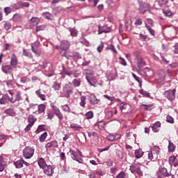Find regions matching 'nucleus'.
<instances>
[{"label":"nucleus","mask_w":178,"mask_h":178,"mask_svg":"<svg viewBox=\"0 0 178 178\" xmlns=\"http://www.w3.org/2000/svg\"><path fill=\"white\" fill-rule=\"evenodd\" d=\"M161 152V149L159 146H154L151 150L148 153V158L150 161H156V159H159L161 158V155L159 154Z\"/></svg>","instance_id":"nucleus-1"},{"label":"nucleus","mask_w":178,"mask_h":178,"mask_svg":"<svg viewBox=\"0 0 178 178\" xmlns=\"http://www.w3.org/2000/svg\"><path fill=\"white\" fill-rule=\"evenodd\" d=\"M69 47H70V44L67 42V40L61 41L60 45L61 51L60 52V54L62 56L66 57V51L69 49Z\"/></svg>","instance_id":"nucleus-2"},{"label":"nucleus","mask_w":178,"mask_h":178,"mask_svg":"<svg viewBox=\"0 0 178 178\" xmlns=\"http://www.w3.org/2000/svg\"><path fill=\"white\" fill-rule=\"evenodd\" d=\"M163 95L168 101H173L176 98V89L165 90Z\"/></svg>","instance_id":"nucleus-3"},{"label":"nucleus","mask_w":178,"mask_h":178,"mask_svg":"<svg viewBox=\"0 0 178 178\" xmlns=\"http://www.w3.org/2000/svg\"><path fill=\"white\" fill-rule=\"evenodd\" d=\"M73 90L74 88L72 87L70 83L65 84L63 87L64 97H65V98H70V95L73 94Z\"/></svg>","instance_id":"nucleus-4"},{"label":"nucleus","mask_w":178,"mask_h":178,"mask_svg":"<svg viewBox=\"0 0 178 178\" xmlns=\"http://www.w3.org/2000/svg\"><path fill=\"white\" fill-rule=\"evenodd\" d=\"M23 155L26 159H30L34 155V149L31 147H26L23 150Z\"/></svg>","instance_id":"nucleus-5"},{"label":"nucleus","mask_w":178,"mask_h":178,"mask_svg":"<svg viewBox=\"0 0 178 178\" xmlns=\"http://www.w3.org/2000/svg\"><path fill=\"white\" fill-rule=\"evenodd\" d=\"M144 166L141 164H140V166L138 165H131L130 166V170L131 173H138L139 176H143V170H141Z\"/></svg>","instance_id":"nucleus-6"},{"label":"nucleus","mask_w":178,"mask_h":178,"mask_svg":"<svg viewBox=\"0 0 178 178\" xmlns=\"http://www.w3.org/2000/svg\"><path fill=\"white\" fill-rule=\"evenodd\" d=\"M157 176L159 178H165V177H169V173L168 172V170L165 168H160L159 169Z\"/></svg>","instance_id":"nucleus-7"},{"label":"nucleus","mask_w":178,"mask_h":178,"mask_svg":"<svg viewBox=\"0 0 178 178\" xmlns=\"http://www.w3.org/2000/svg\"><path fill=\"white\" fill-rule=\"evenodd\" d=\"M38 47H40V42H35L31 44L32 51L37 56L41 55V51L38 49Z\"/></svg>","instance_id":"nucleus-8"},{"label":"nucleus","mask_w":178,"mask_h":178,"mask_svg":"<svg viewBox=\"0 0 178 178\" xmlns=\"http://www.w3.org/2000/svg\"><path fill=\"white\" fill-rule=\"evenodd\" d=\"M14 165H15V168L17 169H20L23 168V165H25V166H30V163L24 161V160L23 159H20L14 162Z\"/></svg>","instance_id":"nucleus-9"},{"label":"nucleus","mask_w":178,"mask_h":178,"mask_svg":"<svg viewBox=\"0 0 178 178\" xmlns=\"http://www.w3.org/2000/svg\"><path fill=\"white\" fill-rule=\"evenodd\" d=\"M22 93H20V92H17L15 95V99H13V97L9 98V102H11L12 104H15V102H19L22 101Z\"/></svg>","instance_id":"nucleus-10"},{"label":"nucleus","mask_w":178,"mask_h":178,"mask_svg":"<svg viewBox=\"0 0 178 178\" xmlns=\"http://www.w3.org/2000/svg\"><path fill=\"white\" fill-rule=\"evenodd\" d=\"M42 169L44 175H47V176H52V175H54V170L51 165H46Z\"/></svg>","instance_id":"nucleus-11"},{"label":"nucleus","mask_w":178,"mask_h":178,"mask_svg":"<svg viewBox=\"0 0 178 178\" xmlns=\"http://www.w3.org/2000/svg\"><path fill=\"white\" fill-rule=\"evenodd\" d=\"M98 33L99 34H102V33H111V28L108 27L107 25L99 26Z\"/></svg>","instance_id":"nucleus-12"},{"label":"nucleus","mask_w":178,"mask_h":178,"mask_svg":"<svg viewBox=\"0 0 178 178\" xmlns=\"http://www.w3.org/2000/svg\"><path fill=\"white\" fill-rule=\"evenodd\" d=\"M88 101L92 105H97V104H98V99L94 95H90L88 96Z\"/></svg>","instance_id":"nucleus-13"},{"label":"nucleus","mask_w":178,"mask_h":178,"mask_svg":"<svg viewBox=\"0 0 178 178\" xmlns=\"http://www.w3.org/2000/svg\"><path fill=\"white\" fill-rule=\"evenodd\" d=\"M147 10H148V4L143 3L140 5V7H139L140 13H141L142 15H144V13H145Z\"/></svg>","instance_id":"nucleus-14"},{"label":"nucleus","mask_w":178,"mask_h":178,"mask_svg":"<svg viewBox=\"0 0 178 178\" xmlns=\"http://www.w3.org/2000/svg\"><path fill=\"white\" fill-rule=\"evenodd\" d=\"M94 76V72L92 70H88L86 73V79L89 83L90 85L92 86V83H91V81H90V78Z\"/></svg>","instance_id":"nucleus-15"},{"label":"nucleus","mask_w":178,"mask_h":178,"mask_svg":"<svg viewBox=\"0 0 178 178\" xmlns=\"http://www.w3.org/2000/svg\"><path fill=\"white\" fill-rule=\"evenodd\" d=\"M1 70L3 73H6V74L12 73V72L13 71V68H12L10 65H4L1 67Z\"/></svg>","instance_id":"nucleus-16"},{"label":"nucleus","mask_w":178,"mask_h":178,"mask_svg":"<svg viewBox=\"0 0 178 178\" xmlns=\"http://www.w3.org/2000/svg\"><path fill=\"white\" fill-rule=\"evenodd\" d=\"M22 20H23V17H22V15L20 14H15L13 17V21L15 23H20V22H22Z\"/></svg>","instance_id":"nucleus-17"},{"label":"nucleus","mask_w":178,"mask_h":178,"mask_svg":"<svg viewBox=\"0 0 178 178\" xmlns=\"http://www.w3.org/2000/svg\"><path fill=\"white\" fill-rule=\"evenodd\" d=\"M161 129V122H157L152 126V129L154 133H158Z\"/></svg>","instance_id":"nucleus-18"},{"label":"nucleus","mask_w":178,"mask_h":178,"mask_svg":"<svg viewBox=\"0 0 178 178\" xmlns=\"http://www.w3.org/2000/svg\"><path fill=\"white\" fill-rule=\"evenodd\" d=\"M9 98L10 97H9L8 95H3V97L0 99V105H5L8 104Z\"/></svg>","instance_id":"nucleus-19"},{"label":"nucleus","mask_w":178,"mask_h":178,"mask_svg":"<svg viewBox=\"0 0 178 178\" xmlns=\"http://www.w3.org/2000/svg\"><path fill=\"white\" fill-rule=\"evenodd\" d=\"M52 147H54V148H56V147H58V141L53 140L51 142L47 143L45 145V148H47V149L52 148Z\"/></svg>","instance_id":"nucleus-20"},{"label":"nucleus","mask_w":178,"mask_h":178,"mask_svg":"<svg viewBox=\"0 0 178 178\" xmlns=\"http://www.w3.org/2000/svg\"><path fill=\"white\" fill-rule=\"evenodd\" d=\"M10 65L13 67H16L17 66V57H16V55L15 54L12 55Z\"/></svg>","instance_id":"nucleus-21"},{"label":"nucleus","mask_w":178,"mask_h":178,"mask_svg":"<svg viewBox=\"0 0 178 178\" xmlns=\"http://www.w3.org/2000/svg\"><path fill=\"white\" fill-rule=\"evenodd\" d=\"M35 94L40 98V99H42V101H45V99H47V97H45V95L41 92V90H36Z\"/></svg>","instance_id":"nucleus-22"},{"label":"nucleus","mask_w":178,"mask_h":178,"mask_svg":"<svg viewBox=\"0 0 178 178\" xmlns=\"http://www.w3.org/2000/svg\"><path fill=\"white\" fill-rule=\"evenodd\" d=\"M38 163L40 168H41L42 169L47 166V163L45 162V160L43 158L39 159L38 161Z\"/></svg>","instance_id":"nucleus-23"},{"label":"nucleus","mask_w":178,"mask_h":178,"mask_svg":"<svg viewBox=\"0 0 178 178\" xmlns=\"http://www.w3.org/2000/svg\"><path fill=\"white\" fill-rule=\"evenodd\" d=\"M165 72H162L161 76H160L159 79L157 80V83H159V84L162 86V84L165 83Z\"/></svg>","instance_id":"nucleus-24"},{"label":"nucleus","mask_w":178,"mask_h":178,"mask_svg":"<svg viewBox=\"0 0 178 178\" xmlns=\"http://www.w3.org/2000/svg\"><path fill=\"white\" fill-rule=\"evenodd\" d=\"M144 155V152L143 150L138 149L135 150V156L137 158V159L142 158V156Z\"/></svg>","instance_id":"nucleus-25"},{"label":"nucleus","mask_w":178,"mask_h":178,"mask_svg":"<svg viewBox=\"0 0 178 178\" xmlns=\"http://www.w3.org/2000/svg\"><path fill=\"white\" fill-rule=\"evenodd\" d=\"M37 122V118H35L33 115H30L28 118V122L29 124L34 126V123Z\"/></svg>","instance_id":"nucleus-26"},{"label":"nucleus","mask_w":178,"mask_h":178,"mask_svg":"<svg viewBox=\"0 0 178 178\" xmlns=\"http://www.w3.org/2000/svg\"><path fill=\"white\" fill-rule=\"evenodd\" d=\"M5 113L6 115H8V116H15L16 115V112L15 111V109L13 108H8L5 111Z\"/></svg>","instance_id":"nucleus-27"},{"label":"nucleus","mask_w":178,"mask_h":178,"mask_svg":"<svg viewBox=\"0 0 178 178\" xmlns=\"http://www.w3.org/2000/svg\"><path fill=\"white\" fill-rule=\"evenodd\" d=\"M86 99H86V96H81V97H80L81 102H79L80 106H81L82 108H86V104H87L86 102Z\"/></svg>","instance_id":"nucleus-28"},{"label":"nucleus","mask_w":178,"mask_h":178,"mask_svg":"<svg viewBox=\"0 0 178 178\" xmlns=\"http://www.w3.org/2000/svg\"><path fill=\"white\" fill-rule=\"evenodd\" d=\"M70 129H72L73 130H76V131H80L83 127H81L80 125L77 124H70Z\"/></svg>","instance_id":"nucleus-29"},{"label":"nucleus","mask_w":178,"mask_h":178,"mask_svg":"<svg viewBox=\"0 0 178 178\" xmlns=\"http://www.w3.org/2000/svg\"><path fill=\"white\" fill-rule=\"evenodd\" d=\"M144 107L143 109L145 111H152L154 108V104H141V108Z\"/></svg>","instance_id":"nucleus-30"},{"label":"nucleus","mask_w":178,"mask_h":178,"mask_svg":"<svg viewBox=\"0 0 178 178\" xmlns=\"http://www.w3.org/2000/svg\"><path fill=\"white\" fill-rule=\"evenodd\" d=\"M54 90H55V91H59V90H60V83L54 81L52 86Z\"/></svg>","instance_id":"nucleus-31"},{"label":"nucleus","mask_w":178,"mask_h":178,"mask_svg":"<svg viewBox=\"0 0 178 178\" xmlns=\"http://www.w3.org/2000/svg\"><path fill=\"white\" fill-rule=\"evenodd\" d=\"M86 119L90 120L94 118V113L92 111H88L85 114Z\"/></svg>","instance_id":"nucleus-32"},{"label":"nucleus","mask_w":178,"mask_h":178,"mask_svg":"<svg viewBox=\"0 0 178 178\" xmlns=\"http://www.w3.org/2000/svg\"><path fill=\"white\" fill-rule=\"evenodd\" d=\"M45 112V106L44 104L38 106V113H44Z\"/></svg>","instance_id":"nucleus-33"},{"label":"nucleus","mask_w":178,"mask_h":178,"mask_svg":"<svg viewBox=\"0 0 178 178\" xmlns=\"http://www.w3.org/2000/svg\"><path fill=\"white\" fill-rule=\"evenodd\" d=\"M70 154H71V158L72 159H73L74 161H77V152L73 151V150H70Z\"/></svg>","instance_id":"nucleus-34"},{"label":"nucleus","mask_w":178,"mask_h":178,"mask_svg":"<svg viewBox=\"0 0 178 178\" xmlns=\"http://www.w3.org/2000/svg\"><path fill=\"white\" fill-rule=\"evenodd\" d=\"M61 109L63 112H67V113L70 112V107L67 104L61 106Z\"/></svg>","instance_id":"nucleus-35"},{"label":"nucleus","mask_w":178,"mask_h":178,"mask_svg":"<svg viewBox=\"0 0 178 178\" xmlns=\"http://www.w3.org/2000/svg\"><path fill=\"white\" fill-rule=\"evenodd\" d=\"M145 27L148 30V31L151 34V35H153V36L155 35V31L154 29H152V28H151V26H149L147 25V24H145Z\"/></svg>","instance_id":"nucleus-36"},{"label":"nucleus","mask_w":178,"mask_h":178,"mask_svg":"<svg viewBox=\"0 0 178 178\" xmlns=\"http://www.w3.org/2000/svg\"><path fill=\"white\" fill-rule=\"evenodd\" d=\"M50 106L54 113H56L57 112H59L60 111V110H59V108H58V106H55V104H54V103H51L50 104Z\"/></svg>","instance_id":"nucleus-37"},{"label":"nucleus","mask_w":178,"mask_h":178,"mask_svg":"<svg viewBox=\"0 0 178 178\" xmlns=\"http://www.w3.org/2000/svg\"><path fill=\"white\" fill-rule=\"evenodd\" d=\"M72 83L74 87H80V84H81V81H80V79H75L73 80Z\"/></svg>","instance_id":"nucleus-38"},{"label":"nucleus","mask_w":178,"mask_h":178,"mask_svg":"<svg viewBox=\"0 0 178 178\" xmlns=\"http://www.w3.org/2000/svg\"><path fill=\"white\" fill-rule=\"evenodd\" d=\"M47 136H48V133L47 132L43 133L40 137V143H44V141H45V138H47Z\"/></svg>","instance_id":"nucleus-39"},{"label":"nucleus","mask_w":178,"mask_h":178,"mask_svg":"<svg viewBox=\"0 0 178 178\" xmlns=\"http://www.w3.org/2000/svg\"><path fill=\"white\" fill-rule=\"evenodd\" d=\"M106 49H108L110 51H112V52H114V54H118V51H116V49L115 48V46L113 44L108 45Z\"/></svg>","instance_id":"nucleus-40"},{"label":"nucleus","mask_w":178,"mask_h":178,"mask_svg":"<svg viewBox=\"0 0 178 178\" xmlns=\"http://www.w3.org/2000/svg\"><path fill=\"white\" fill-rule=\"evenodd\" d=\"M175 145H173V143H170V141H169V145H168V151L169 152H175Z\"/></svg>","instance_id":"nucleus-41"},{"label":"nucleus","mask_w":178,"mask_h":178,"mask_svg":"<svg viewBox=\"0 0 178 178\" xmlns=\"http://www.w3.org/2000/svg\"><path fill=\"white\" fill-rule=\"evenodd\" d=\"M54 114L58 118V119H59V120H63V114H62V112H60V110L57 113H55Z\"/></svg>","instance_id":"nucleus-42"},{"label":"nucleus","mask_w":178,"mask_h":178,"mask_svg":"<svg viewBox=\"0 0 178 178\" xmlns=\"http://www.w3.org/2000/svg\"><path fill=\"white\" fill-rule=\"evenodd\" d=\"M13 8L15 10H17L19 9H22V6L20 4V1H18L17 3H15L13 5Z\"/></svg>","instance_id":"nucleus-43"},{"label":"nucleus","mask_w":178,"mask_h":178,"mask_svg":"<svg viewBox=\"0 0 178 178\" xmlns=\"http://www.w3.org/2000/svg\"><path fill=\"white\" fill-rule=\"evenodd\" d=\"M140 94H141V95H143V97H146L147 98H149V92L144 90H140L139 91Z\"/></svg>","instance_id":"nucleus-44"},{"label":"nucleus","mask_w":178,"mask_h":178,"mask_svg":"<svg viewBox=\"0 0 178 178\" xmlns=\"http://www.w3.org/2000/svg\"><path fill=\"white\" fill-rule=\"evenodd\" d=\"M19 3L21 5V8H29V6H30V3H29V2L19 1Z\"/></svg>","instance_id":"nucleus-45"},{"label":"nucleus","mask_w":178,"mask_h":178,"mask_svg":"<svg viewBox=\"0 0 178 178\" xmlns=\"http://www.w3.org/2000/svg\"><path fill=\"white\" fill-rule=\"evenodd\" d=\"M175 161H176V156H171L169 159V163L170 166H173V163H175Z\"/></svg>","instance_id":"nucleus-46"},{"label":"nucleus","mask_w":178,"mask_h":178,"mask_svg":"<svg viewBox=\"0 0 178 178\" xmlns=\"http://www.w3.org/2000/svg\"><path fill=\"white\" fill-rule=\"evenodd\" d=\"M104 127H105V122L104 121H101L98 123V129L99 130H104Z\"/></svg>","instance_id":"nucleus-47"},{"label":"nucleus","mask_w":178,"mask_h":178,"mask_svg":"<svg viewBox=\"0 0 178 178\" xmlns=\"http://www.w3.org/2000/svg\"><path fill=\"white\" fill-rule=\"evenodd\" d=\"M42 16H44V17L48 20H50V19L52 17V15L49 13H44Z\"/></svg>","instance_id":"nucleus-48"},{"label":"nucleus","mask_w":178,"mask_h":178,"mask_svg":"<svg viewBox=\"0 0 178 178\" xmlns=\"http://www.w3.org/2000/svg\"><path fill=\"white\" fill-rule=\"evenodd\" d=\"M70 34L72 37H77V31L74 29H70Z\"/></svg>","instance_id":"nucleus-49"},{"label":"nucleus","mask_w":178,"mask_h":178,"mask_svg":"<svg viewBox=\"0 0 178 178\" xmlns=\"http://www.w3.org/2000/svg\"><path fill=\"white\" fill-rule=\"evenodd\" d=\"M104 49V42H101V44L97 47V51L99 54H101L102 52V50Z\"/></svg>","instance_id":"nucleus-50"},{"label":"nucleus","mask_w":178,"mask_h":178,"mask_svg":"<svg viewBox=\"0 0 178 178\" xmlns=\"http://www.w3.org/2000/svg\"><path fill=\"white\" fill-rule=\"evenodd\" d=\"M31 23H35V24H38L40 23V18L38 17H33L31 19Z\"/></svg>","instance_id":"nucleus-51"},{"label":"nucleus","mask_w":178,"mask_h":178,"mask_svg":"<svg viewBox=\"0 0 178 178\" xmlns=\"http://www.w3.org/2000/svg\"><path fill=\"white\" fill-rule=\"evenodd\" d=\"M134 24L135 26H141L143 24V21L141 20V19L138 18L136 19Z\"/></svg>","instance_id":"nucleus-52"},{"label":"nucleus","mask_w":178,"mask_h":178,"mask_svg":"<svg viewBox=\"0 0 178 178\" xmlns=\"http://www.w3.org/2000/svg\"><path fill=\"white\" fill-rule=\"evenodd\" d=\"M119 59L120 60L121 65H122L123 66H127V63L126 62V60H124V58L119 57Z\"/></svg>","instance_id":"nucleus-53"},{"label":"nucleus","mask_w":178,"mask_h":178,"mask_svg":"<svg viewBox=\"0 0 178 178\" xmlns=\"http://www.w3.org/2000/svg\"><path fill=\"white\" fill-rule=\"evenodd\" d=\"M4 12L6 15H9L10 13H11L12 9L10 8V7H6L4 8Z\"/></svg>","instance_id":"nucleus-54"},{"label":"nucleus","mask_w":178,"mask_h":178,"mask_svg":"<svg viewBox=\"0 0 178 178\" xmlns=\"http://www.w3.org/2000/svg\"><path fill=\"white\" fill-rule=\"evenodd\" d=\"M168 2H169L168 0H159V5H160V6H162V5L168 3Z\"/></svg>","instance_id":"nucleus-55"},{"label":"nucleus","mask_w":178,"mask_h":178,"mask_svg":"<svg viewBox=\"0 0 178 178\" xmlns=\"http://www.w3.org/2000/svg\"><path fill=\"white\" fill-rule=\"evenodd\" d=\"M12 27V25H10V23L9 22H6L4 24V29L6 30H9Z\"/></svg>","instance_id":"nucleus-56"},{"label":"nucleus","mask_w":178,"mask_h":178,"mask_svg":"<svg viewBox=\"0 0 178 178\" xmlns=\"http://www.w3.org/2000/svg\"><path fill=\"white\" fill-rule=\"evenodd\" d=\"M41 30H45V25H40L36 27V31H40Z\"/></svg>","instance_id":"nucleus-57"},{"label":"nucleus","mask_w":178,"mask_h":178,"mask_svg":"<svg viewBox=\"0 0 178 178\" xmlns=\"http://www.w3.org/2000/svg\"><path fill=\"white\" fill-rule=\"evenodd\" d=\"M31 127H33V124H29L24 129V131H26V133H28V131H30Z\"/></svg>","instance_id":"nucleus-58"},{"label":"nucleus","mask_w":178,"mask_h":178,"mask_svg":"<svg viewBox=\"0 0 178 178\" xmlns=\"http://www.w3.org/2000/svg\"><path fill=\"white\" fill-rule=\"evenodd\" d=\"M104 97H106V99H108V101H111V102H113V101H115V97H110L108 95H105Z\"/></svg>","instance_id":"nucleus-59"},{"label":"nucleus","mask_w":178,"mask_h":178,"mask_svg":"<svg viewBox=\"0 0 178 178\" xmlns=\"http://www.w3.org/2000/svg\"><path fill=\"white\" fill-rule=\"evenodd\" d=\"M28 81H30V79H27V76H24L21 79V83H27Z\"/></svg>","instance_id":"nucleus-60"},{"label":"nucleus","mask_w":178,"mask_h":178,"mask_svg":"<svg viewBox=\"0 0 178 178\" xmlns=\"http://www.w3.org/2000/svg\"><path fill=\"white\" fill-rule=\"evenodd\" d=\"M107 139L109 140V141H115V136L113 135H109L107 136Z\"/></svg>","instance_id":"nucleus-61"},{"label":"nucleus","mask_w":178,"mask_h":178,"mask_svg":"<svg viewBox=\"0 0 178 178\" xmlns=\"http://www.w3.org/2000/svg\"><path fill=\"white\" fill-rule=\"evenodd\" d=\"M120 111H124V109H126V104H125V103H121L120 104Z\"/></svg>","instance_id":"nucleus-62"},{"label":"nucleus","mask_w":178,"mask_h":178,"mask_svg":"<svg viewBox=\"0 0 178 178\" xmlns=\"http://www.w3.org/2000/svg\"><path fill=\"white\" fill-rule=\"evenodd\" d=\"M167 122L168 123H173V118L171 116H167Z\"/></svg>","instance_id":"nucleus-63"},{"label":"nucleus","mask_w":178,"mask_h":178,"mask_svg":"<svg viewBox=\"0 0 178 178\" xmlns=\"http://www.w3.org/2000/svg\"><path fill=\"white\" fill-rule=\"evenodd\" d=\"M88 176H89L90 178H96V177H95V173L93 172H89Z\"/></svg>","instance_id":"nucleus-64"}]
</instances>
